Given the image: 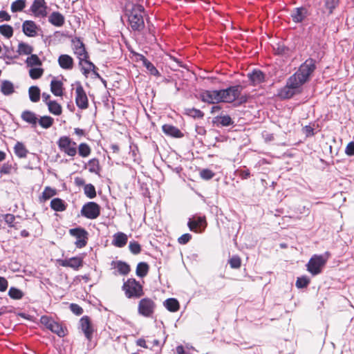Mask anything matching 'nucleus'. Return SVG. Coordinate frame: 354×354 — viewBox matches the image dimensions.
I'll return each instance as SVG.
<instances>
[{
	"instance_id": "obj_1",
	"label": "nucleus",
	"mask_w": 354,
	"mask_h": 354,
	"mask_svg": "<svg viewBox=\"0 0 354 354\" xmlns=\"http://www.w3.org/2000/svg\"><path fill=\"white\" fill-rule=\"evenodd\" d=\"M144 12V7L140 4H132L131 8L126 9V15L133 31L140 32L145 28Z\"/></svg>"
},
{
	"instance_id": "obj_2",
	"label": "nucleus",
	"mask_w": 354,
	"mask_h": 354,
	"mask_svg": "<svg viewBox=\"0 0 354 354\" xmlns=\"http://www.w3.org/2000/svg\"><path fill=\"white\" fill-rule=\"evenodd\" d=\"M316 68L315 61L309 58L303 63L299 68L298 71L290 77H295L297 82L302 86L309 79L310 76Z\"/></svg>"
},
{
	"instance_id": "obj_3",
	"label": "nucleus",
	"mask_w": 354,
	"mask_h": 354,
	"mask_svg": "<svg viewBox=\"0 0 354 354\" xmlns=\"http://www.w3.org/2000/svg\"><path fill=\"white\" fill-rule=\"evenodd\" d=\"M329 255L330 254L328 252L324 255H313L306 264L307 270L313 276L321 273Z\"/></svg>"
},
{
	"instance_id": "obj_4",
	"label": "nucleus",
	"mask_w": 354,
	"mask_h": 354,
	"mask_svg": "<svg viewBox=\"0 0 354 354\" xmlns=\"http://www.w3.org/2000/svg\"><path fill=\"white\" fill-rule=\"evenodd\" d=\"M122 290L127 298H140L144 295L142 285L135 279H128L124 282Z\"/></svg>"
},
{
	"instance_id": "obj_5",
	"label": "nucleus",
	"mask_w": 354,
	"mask_h": 354,
	"mask_svg": "<svg viewBox=\"0 0 354 354\" xmlns=\"http://www.w3.org/2000/svg\"><path fill=\"white\" fill-rule=\"evenodd\" d=\"M301 86L297 82L295 77H290L286 82V84L279 92V95L283 99H289L295 95L301 93Z\"/></svg>"
},
{
	"instance_id": "obj_6",
	"label": "nucleus",
	"mask_w": 354,
	"mask_h": 354,
	"mask_svg": "<svg viewBox=\"0 0 354 354\" xmlns=\"http://www.w3.org/2000/svg\"><path fill=\"white\" fill-rule=\"evenodd\" d=\"M243 90L241 85L230 86L225 89L219 90L221 102L231 103L235 101Z\"/></svg>"
},
{
	"instance_id": "obj_7",
	"label": "nucleus",
	"mask_w": 354,
	"mask_h": 354,
	"mask_svg": "<svg viewBox=\"0 0 354 354\" xmlns=\"http://www.w3.org/2000/svg\"><path fill=\"white\" fill-rule=\"evenodd\" d=\"M57 143L59 149L68 156L74 157L77 154V144L68 136H61Z\"/></svg>"
},
{
	"instance_id": "obj_8",
	"label": "nucleus",
	"mask_w": 354,
	"mask_h": 354,
	"mask_svg": "<svg viewBox=\"0 0 354 354\" xmlns=\"http://www.w3.org/2000/svg\"><path fill=\"white\" fill-rule=\"evenodd\" d=\"M156 304L154 301L149 298L142 299L138 304V313L145 317H151L154 313Z\"/></svg>"
},
{
	"instance_id": "obj_9",
	"label": "nucleus",
	"mask_w": 354,
	"mask_h": 354,
	"mask_svg": "<svg viewBox=\"0 0 354 354\" xmlns=\"http://www.w3.org/2000/svg\"><path fill=\"white\" fill-rule=\"evenodd\" d=\"M81 214L88 219H95L100 214V207L95 202H88L83 205Z\"/></svg>"
},
{
	"instance_id": "obj_10",
	"label": "nucleus",
	"mask_w": 354,
	"mask_h": 354,
	"mask_svg": "<svg viewBox=\"0 0 354 354\" xmlns=\"http://www.w3.org/2000/svg\"><path fill=\"white\" fill-rule=\"evenodd\" d=\"M69 233L76 238L75 245L77 248H82L86 246L88 240V232L82 227L71 229Z\"/></svg>"
},
{
	"instance_id": "obj_11",
	"label": "nucleus",
	"mask_w": 354,
	"mask_h": 354,
	"mask_svg": "<svg viewBox=\"0 0 354 354\" xmlns=\"http://www.w3.org/2000/svg\"><path fill=\"white\" fill-rule=\"evenodd\" d=\"M75 103L80 109H86L88 106V100L86 92L80 83L77 84L75 88Z\"/></svg>"
},
{
	"instance_id": "obj_12",
	"label": "nucleus",
	"mask_w": 354,
	"mask_h": 354,
	"mask_svg": "<svg viewBox=\"0 0 354 354\" xmlns=\"http://www.w3.org/2000/svg\"><path fill=\"white\" fill-rule=\"evenodd\" d=\"M73 42L74 53L79 59V65H82L84 60L88 58V55L86 50L84 44L80 39H76Z\"/></svg>"
},
{
	"instance_id": "obj_13",
	"label": "nucleus",
	"mask_w": 354,
	"mask_h": 354,
	"mask_svg": "<svg viewBox=\"0 0 354 354\" xmlns=\"http://www.w3.org/2000/svg\"><path fill=\"white\" fill-rule=\"evenodd\" d=\"M200 98L203 102L214 104L221 102L219 90L204 91L200 94Z\"/></svg>"
},
{
	"instance_id": "obj_14",
	"label": "nucleus",
	"mask_w": 354,
	"mask_h": 354,
	"mask_svg": "<svg viewBox=\"0 0 354 354\" xmlns=\"http://www.w3.org/2000/svg\"><path fill=\"white\" fill-rule=\"evenodd\" d=\"M46 8L44 0H35L30 7V10L35 17H44L47 14Z\"/></svg>"
},
{
	"instance_id": "obj_15",
	"label": "nucleus",
	"mask_w": 354,
	"mask_h": 354,
	"mask_svg": "<svg viewBox=\"0 0 354 354\" xmlns=\"http://www.w3.org/2000/svg\"><path fill=\"white\" fill-rule=\"evenodd\" d=\"M247 76L252 86H257L266 80L265 74L259 69H254L251 73H248Z\"/></svg>"
},
{
	"instance_id": "obj_16",
	"label": "nucleus",
	"mask_w": 354,
	"mask_h": 354,
	"mask_svg": "<svg viewBox=\"0 0 354 354\" xmlns=\"http://www.w3.org/2000/svg\"><path fill=\"white\" fill-rule=\"evenodd\" d=\"M80 324L86 338L91 341L93 337V330L89 317L88 316L82 317L80 320Z\"/></svg>"
},
{
	"instance_id": "obj_17",
	"label": "nucleus",
	"mask_w": 354,
	"mask_h": 354,
	"mask_svg": "<svg viewBox=\"0 0 354 354\" xmlns=\"http://www.w3.org/2000/svg\"><path fill=\"white\" fill-rule=\"evenodd\" d=\"M308 10L305 7H299L295 8L290 14L292 21L295 23H301L308 16Z\"/></svg>"
},
{
	"instance_id": "obj_18",
	"label": "nucleus",
	"mask_w": 354,
	"mask_h": 354,
	"mask_svg": "<svg viewBox=\"0 0 354 354\" xmlns=\"http://www.w3.org/2000/svg\"><path fill=\"white\" fill-rule=\"evenodd\" d=\"M22 30L26 36L33 37L37 35L38 27L34 21L27 20L22 24Z\"/></svg>"
},
{
	"instance_id": "obj_19",
	"label": "nucleus",
	"mask_w": 354,
	"mask_h": 354,
	"mask_svg": "<svg viewBox=\"0 0 354 354\" xmlns=\"http://www.w3.org/2000/svg\"><path fill=\"white\" fill-rule=\"evenodd\" d=\"M21 119L31 125V127L35 128L37 124L38 117L35 113L26 110L21 113Z\"/></svg>"
},
{
	"instance_id": "obj_20",
	"label": "nucleus",
	"mask_w": 354,
	"mask_h": 354,
	"mask_svg": "<svg viewBox=\"0 0 354 354\" xmlns=\"http://www.w3.org/2000/svg\"><path fill=\"white\" fill-rule=\"evenodd\" d=\"M60 264L64 267H70L75 270H78L83 266V261L82 258L75 257L62 260Z\"/></svg>"
},
{
	"instance_id": "obj_21",
	"label": "nucleus",
	"mask_w": 354,
	"mask_h": 354,
	"mask_svg": "<svg viewBox=\"0 0 354 354\" xmlns=\"http://www.w3.org/2000/svg\"><path fill=\"white\" fill-rule=\"evenodd\" d=\"M187 225L190 230L196 232L198 229H201V227H205L206 226V221L205 217L199 216L194 218L193 219L190 218Z\"/></svg>"
},
{
	"instance_id": "obj_22",
	"label": "nucleus",
	"mask_w": 354,
	"mask_h": 354,
	"mask_svg": "<svg viewBox=\"0 0 354 354\" xmlns=\"http://www.w3.org/2000/svg\"><path fill=\"white\" fill-rule=\"evenodd\" d=\"M128 237L123 232H117L113 236L112 244L118 248H123L127 243Z\"/></svg>"
},
{
	"instance_id": "obj_23",
	"label": "nucleus",
	"mask_w": 354,
	"mask_h": 354,
	"mask_svg": "<svg viewBox=\"0 0 354 354\" xmlns=\"http://www.w3.org/2000/svg\"><path fill=\"white\" fill-rule=\"evenodd\" d=\"M59 66L66 70H71L73 66V59L68 55H61L58 58Z\"/></svg>"
},
{
	"instance_id": "obj_24",
	"label": "nucleus",
	"mask_w": 354,
	"mask_h": 354,
	"mask_svg": "<svg viewBox=\"0 0 354 354\" xmlns=\"http://www.w3.org/2000/svg\"><path fill=\"white\" fill-rule=\"evenodd\" d=\"M162 131L168 136L174 137V138H181L183 136V134L181 131L176 127L172 126L171 124H164L162 127Z\"/></svg>"
},
{
	"instance_id": "obj_25",
	"label": "nucleus",
	"mask_w": 354,
	"mask_h": 354,
	"mask_svg": "<svg viewBox=\"0 0 354 354\" xmlns=\"http://www.w3.org/2000/svg\"><path fill=\"white\" fill-rule=\"evenodd\" d=\"M48 21L55 26L60 27L64 24V17L59 12H53L49 16Z\"/></svg>"
},
{
	"instance_id": "obj_26",
	"label": "nucleus",
	"mask_w": 354,
	"mask_h": 354,
	"mask_svg": "<svg viewBox=\"0 0 354 354\" xmlns=\"http://www.w3.org/2000/svg\"><path fill=\"white\" fill-rule=\"evenodd\" d=\"M140 59L142 62L143 65L149 71L151 75L154 76H160V73L154 65L150 62L144 55H138Z\"/></svg>"
},
{
	"instance_id": "obj_27",
	"label": "nucleus",
	"mask_w": 354,
	"mask_h": 354,
	"mask_svg": "<svg viewBox=\"0 0 354 354\" xmlns=\"http://www.w3.org/2000/svg\"><path fill=\"white\" fill-rule=\"evenodd\" d=\"M50 91L55 95H63V84L61 81L53 80L50 82Z\"/></svg>"
},
{
	"instance_id": "obj_28",
	"label": "nucleus",
	"mask_w": 354,
	"mask_h": 354,
	"mask_svg": "<svg viewBox=\"0 0 354 354\" xmlns=\"http://www.w3.org/2000/svg\"><path fill=\"white\" fill-rule=\"evenodd\" d=\"M46 106L48 111L55 115H60L62 113V106L55 100L48 102Z\"/></svg>"
},
{
	"instance_id": "obj_29",
	"label": "nucleus",
	"mask_w": 354,
	"mask_h": 354,
	"mask_svg": "<svg viewBox=\"0 0 354 354\" xmlns=\"http://www.w3.org/2000/svg\"><path fill=\"white\" fill-rule=\"evenodd\" d=\"M164 306L170 312H176L180 307L179 302L174 298L166 299L164 302Z\"/></svg>"
},
{
	"instance_id": "obj_30",
	"label": "nucleus",
	"mask_w": 354,
	"mask_h": 354,
	"mask_svg": "<svg viewBox=\"0 0 354 354\" xmlns=\"http://www.w3.org/2000/svg\"><path fill=\"white\" fill-rule=\"evenodd\" d=\"M50 207L55 211L62 212L66 209V205L63 200L55 198L51 201Z\"/></svg>"
},
{
	"instance_id": "obj_31",
	"label": "nucleus",
	"mask_w": 354,
	"mask_h": 354,
	"mask_svg": "<svg viewBox=\"0 0 354 354\" xmlns=\"http://www.w3.org/2000/svg\"><path fill=\"white\" fill-rule=\"evenodd\" d=\"M14 151L17 156L24 158L27 156L28 151L22 142H17L14 147Z\"/></svg>"
},
{
	"instance_id": "obj_32",
	"label": "nucleus",
	"mask_w": 354,
	"mask_h": 354,
	"mask_svg": "<svg viewBox=\"0 0 354 354\" xmlns=\"http://www.w3.org/2000/svg\"><path fill=\"white\" fill-rule=\"evenodd\" d=\"M1 91L5 95H10L15 91L13 84L8 80H3L1 85Z\"/></svg>"
},
{
	"instance_id": "obj_33",
	"label": "nucleus",
	"mask_w": 354,
	"mask_h": 354,
	"mask_svg": "<svg viewBox=\"0 0 354 354\" xmlns=\"http://www.w3.org/2000/svg\"><path fill=\"white\" fill-rule=\"evenodd\" d=\"M54 123V119L48 115L41 116L38 118L37 124L44 129H49Z\"/></svg>"
},
{
	"instance_id": "obj_34",
	"label": "nucleus",
	"mask_w": 354,
	"mask_h": 354,
	"mask_svg": "<svg viewBox=\"0 0 354 354\" xmlns=\"http://www.w3.org/2000/svg\"><path fill=\"white\" fill-rule=\"evenodd\" d=\"M28 95L31 102H37L40 99V89L37 86H32L28 89Z\"/></svg>"
},
{
	"instance_id": "obj_35",
	"label": "nucleus",
	"mask_w": 354,
	"mask_h": 354,
	"mask_svg": "<svg viewBox=\"0 0 354 354\" xmlns=\"http://www.w3.org/2000/svg\"><path fill=\"white\" fill-rule=\"evenodd\" d=\"M81 67V71L85 77H88V73L93 69H97V67L94 65V64L86 59L82 62V65H80Z\"/></svg>"
},
{
	"instance_id": "obj_36",
	"label": "nucleus",
	"mask_w": 354,
	"mask_h": 354,
	"mask_svg": "<svg viewBox=\"0 0 354 354\" xmlns=\"http://www.w3.org/2000/svg\"><path fill=\"white\" fill-rule=\"evenodd\" d=\"M33 51V48L30 45L24 43L20 42L18 45L17 53L19 55H31Z\"/></svg>"
},
{
	"instance_id": "obj_37",
	"label": "nucleus",
	"mask_w": 354,
	"mask_h": 354,
	"mask_svg": "<svg viewBox=\"0 0 354 354\" xmlns=\"http://www.w3.org/2000/svg\"><path fill=\"white\" fill-rule=\"evenodd\" d=\"M149 265L145 262H140L136 267V274L140 277H145L149 272Z\"/></svg>"
},
{
	"instance_id": "obj_38",
	"label": "nucleus",
	"mask_w": 354,
	"mask_h": 354,
	"mask_svg": "<svg viewBox=\"0 0 354 354\" xmlns=\"http://www.w3.org/2000/svg\"><path fill=\"white\" fill-rule=\"evenodd\" d=\"M88 170L91 173L98 174L100 171L99 160L97 158H93L88 162Z\"/></svg>"
},
{
	"instance_id": "obj_39",
	"label": "nucleus",
	"mask_w": 354,
	"mask_h": 354,
	"mask_svg": "<svg viewBox=\"0 0 354 354\" xmlns=\"http://www.w3.org/2000/svg\"><path fill=\"white\" fill-rule=\"evenodd\" d=\"M217 122L222 127H228L233 124L234 122L228 115H222L216 118Z\"/></svg>"
},
{
	"instance_id": "obj_40",
	"label": "nucleus",
	"mask_w": 354,
	"mask_h": 354,
	"mask_svg": "<svg viewBox=\"0 0 354 354\" xmlns=\"http://www.w3.org/2000/svg\"><path fill=\"white\" fill-rule=\"evenodd\" d=\"M91 152V147L86 143H81L78 146V153L81 157H88Z\"/></svg>"
},
{
	"instance_id": "obj_41",
	"label": "nucleus",
	"mask_w": 354,
	"mask_h": 354,
	"mask_svg": "<svg viewBox=\"0 0 354 354\" xmlns=\"http://www.w3.org/2000/svg\"><path fill=\"white\" fill-rule=\"evenodd\" d=\"M26 63L28 66H39L42 64L41 61L37 55L31 54L28 57Z\"/></svg>"
},
{
	"instance_id": "obj_42",
	"label": "nucleus",
	"mask_w": 354,
	"mask_h": 354,
	"mask_svg": "<svg viewBox=\"0 0 354 354\" xmlns=\"http://www.w3.org/2000/svg\"><path fill=\"white\" fill-rule=\"evenodd\" d=\"M26 7V0H17L11 4V11L12 12L22 11Z\"/></svg>"
},
{
	"instance_id": "obj_43",
	"label": "nucleus",
	"mask_w": 354,
	"mask_h": 354,
	"mask_svg": "<svg viewBox=\"0 0 354 354\" xmlns=\"http://www.w3.org/2000/svg\"><path fill=\"white\" fill-rule=\"evenodd\" d=\"M116 268L120 274L127 275L130 272V266L125 262L119 261L117 262Z\"/></svg>"
},
{
	"instance_id": "obj_44",
	"label": "nucleus",
	"mask_w": 354,
	"mask_h": 354,
	"mask_svg": "<svg viewBox=\"0 0 354 354\" xmlns=\"http://www.w3.org/2000/svg\"><path fill=\"white\" fill-rule=\"evenodd\" d=\"M50 331L57 334L60 337H64L66 335L65 329L57 322H55L53 324Z\"/></svg>"
},
{
	"instance_id": "obj_45",
	"label": "nucleus",
	"mask_w": 354,
	"mask_h": 354,
	"mask_svg": "<svg viewBox=\"0 0 354 354\" xmlns=\"http://www.w3.org/2000/svg\"><path fill=\"white\" fill-rule=\"evenodd\" d=\"M0 33L6 38H10L13 35V29L9 25H1Z\"/></svg>"
},
{
	"instance_id": "obj_46",
	"label": "nucleus",
	"mask_w": 354,
	"mask_h": 354,
	"mask_svg": "<svg viewBox=\"0 0 354 354\" xmlns=\"http://www.w3.org/2000/svg\"><path fill=\"white\" fill-rule=\"evenodd\" d=\"M84 194L89 198H93L96 196L95 187L92 184H87L84 188Z\"/></svg>"
},
{
	"instance_id": "obj_47",
	"label": "nucleus",
	"mask_w": 354,
	"mask_h": 354,
	"mask_svg": "<svg viewBox=\"0 0 354 354\" xmlns=\"http://www.w3.org/2000/svg\"><path fill=\"white\" fill-rule=\"evenodd\" d=\"M43 73L44 70L41 68H32L29 70V75L33 80L39 79Z\"/></svg>"
},
{
	"instance_id": "obj_48",
	"label": "nucleus",
	"mask_w": 354,
	"mask_h": 354,
	"mask_svg": "<svg viewBox=\"0 0 354 354\" xmlns=\"http://www.w3.org/2000/svg\"><path fill=\"white\" fill-rule=\"evenodd\" d=\"M8 295L12 299H19L22 298L23 292L16 288L11 287L8 291Z\"/></svg>"
},
{
	"instance_id": "obj_49",
	"label": "nucleus",
	"mask_w": 354,
	"mask_h": 354,
	"mask_svg": "<svg viewBox=\"0 0 354 354\" xmlns=\"http://www.w3.org/2000/svg\"><path fill=\"white\" fill-rule=\"evenodd\" d=\"M309 283H310V279L306 276L298 277L296 281V286L298 288H306L308 286Z\"/></svg>"
},
{
	"instance_id": "obj_50",
	"label": "nucleus",
	"mask_w": 354,
	"mask_h": 354,
	"mask_svg": "<svg viewBox=\"0 0 354 354\" xmlns=\"http://www.w3.org/2000/svg\"><path fill=\"white\" fill-rule=\"evenodd\" d=\"M229 263L232 268L237 269L241 267V260L239 256L235 255L230 259Z\"/></svg>"
},
{
	"instance_id": "obj_51",
	"label": "nucleus",
	"mask_w": 354,
	"mask_h": 354,
	"mask_svg": "<svg viewBox=\"0 0 354 354\" xmlns=\"http://www.w3.org/2000/svg\"><path fill=\"white\" fill-rule=\"evenodd\" d=\"M5 222L9 225L10 227L17 228V223H15V216L11 214H6L4 216Z\"/></svg>"
},
{
	"instance_id": "obj_52",
	"label": "nucleus",
	"mask_w": 354,
	"mask_h": 354,
	"mask_svg": "<svg viewBox=\"0 0 354 354\" xmlns=\"http://www.w3.org/2000/svg\"><path fill=\"white\" fill-rule=\"evenodd\" d=\"M41 323L46 326L48 330H51L55 320L48 316H42L40 319Z\"/></svg>"
},
{
	"instance_id": "obj_53",
	"label": "nucleus",
	"mask_w": 354,
	"mask_h": 354,
	"mask_svg": "<svg viewBox=\"0 0 354 354\" xmlns=\"http://www.w3.org/2000/svg\"><path fill=\"white\" fill-rule=\"evenodd\" d=\"M187 114L194 118H202L204 116V113L201 110L194 108L187 109Z\"/></svg>"
},
{
	"instance_id": "obj_54",
	"label": "nucleus",
	"mask_w": 354,
	"mask_h": 354,
	"mask_svg": "<svg viewBox=\"0 0 354 354\" xmlns=\"http://www.w3.org/2000/svg\"><path fill=\"white\" fill-rule=\"evenodd\" d=\"M129 248L131 252L133 254H138L141 251L140 245L137 241H130Z\"/></svg>"
},
{
	"instance_id": "obj_55",
	"label": "nucleus",
	"mask_w": 354,
	"mask_h": 354,
	"mask_svg": "<svg viewBox=\"0 0 354 354\" xmlns=\"http://www.w3.org/2000/svg\"><path fill=\"white\" fill-rule=\"evenodd\" d=\"M55 194H56V192L55 189H53L49 187H46L42 193V197L44 201H46Z\"/></svg>"
},
{
	"instance_id": "obj_56",
	"label": "nucleus",
	"mask_w": 354,
	"mask_h": 354,
	"mask_svg": "<svg viewBox=\"0 0 354 354\" xmlns=\"http://www.w3.org/2000/svg\"><path fill=\"white\" fill-rule=\"evenodd\" d=\"M324 2L326 8L329 10V14H331L338 5L339 0H324Z\"/></svg>"
},
{
	"instance_id": "obj_57",
	"label": "nucleus",
	"mask_w": 354,
	"mask_h": 354,
	"mask_svg": "<svg viewBox=\"0 0 354 354\" xmlns=\"http://www.w3.org/2000/svg\"><path fill=\"white\" fill-rule=\"evenodd\" d=\"M201 177L205 180H210L214 176V173L208 169H203L200 172Z\"/></svg>"
},
{
	"instance_id": "obj_58",
	"label": "nucleus",
	"mask_w": 354,
	"mask_h": 354,
	"mask_svg": "<svg viewBox=\"0 0 354 354\" xmlns=\"http://www.w3.org/2000/svg\"><path fill=\"white\" fill-rule=\"evenodd\" d=\"M12 165L7 162L4 163L1 167H0V173L1 174H10L12 171Z\"/></svg>"
},
{
	"instance_id": "obj_59",
	"label": "nucleus",
	"mask_w": 354,
	"mask_h": 354,
	"mask_svg": "<svg viewBox=\"0 0 354 354\" xmlns=\"http://www.w3.org/2000/svg\"><path fill=\"white\" fill-rule=\"evenodd\" d=\"M237 175L241 178V179H247L250 176V172L248 169H237L236 171Z\"/></svg>"
},
{
	"instance_id": "obj_60",
	"label": "nucleus",
	"mask_w": 354,
	"mask_h": 354,
	"mask_svg": "<svg viewBox=\"0 0 354 354\" xmlns=\"http://www.w3.org/2000/svg\"><path fill=\"white\" fill-rule=\"evenodd\" d=\"M192 239V235L190 234L186 233L183 235H181L178 239V241L180 244H186L187 243L190 239Z\"/></svg>"
},
{
	"instance_id": "obj_61",
	"label": "nucleus",
	"mask_w": 354,
	"mask_h": 354,
	"mask_svg": "<svg viewBox=\"0 0 354 354\" xmlns=\"http://www.w3.org/2000/svg\"><path fill=\"white\" fill-rule=\"evenodd\" d=\"M71 311L77 315H80L83 313V309L77 304H71L70 306Z\"/></svg>"
},
{
	"instance_id": "obj_62",
	"label": "nucleus",
	"mask_w": 354,
	"mask_h": 354,
	"mask_svg": "<svg viewBox=\"0 0 354 354\" xmlns=\"http://www.w3.org/2000/svg\"><path fill=\"white\" fill-rule=\"evenodd\" d=\"M303 132L307 137L313 136L315 135L314 129L310 125L305 126L303 128Z\"/></svg>"
},
{
	"instance_id": "obj_63",
	"label": "nucleus",
	"mask_w": 354,
	"mask_h": 354,
	"mask_svg": "<svg viewBox=\"0 0 354 354\" xmlns=\"http://www.w3.org/2000/svg\"><path fill=\"white\" fill-rule=\"evenodd\" d=\"M8 282L6 278L0 277V291L4 292L7 290Z\"/></svg>"
},
{
	"instance_id": "obj_64",
	"label": "nucleus",
	"mask_w": 354,
	"mask_h": 354,
	"mask_svg": "<svg viewBox=\"0 0 354 354\" xmlns=\"http://www.w3.org/2000/svg\"><path fill=\"white\" fill-rule=\"evenodd\" d=\"M345 152L348 156L354 155V142H351L347 145Z\"/></svg>"
}]
</instances>
